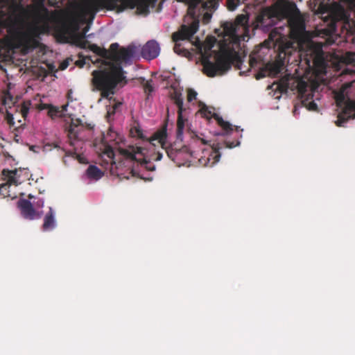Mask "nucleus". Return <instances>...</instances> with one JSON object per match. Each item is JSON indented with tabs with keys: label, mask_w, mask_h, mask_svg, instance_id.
I'll return each instance as SVG.
<instances>
[{
	"label": "nucleus",
	"mask_w": 355,
	"mask_h": 355,
	"mask_svg": "<svg viewBox=\"0 0 355 355\" xmlns=\"http://www.w3.org/2000/svg\"><path fill=\"white\" fill-rule=\"evenodd\" d=\"M18 122H19V123H20V124L19 125V127H21V125H24L23 123H21V119H18Z\"/></svg>",
	"instance_id": "13d9d810"
},
{
	"label": "nucleus",
	"mask_w": 355,
	"mask_h": 355,
	"mask_svg": "<svg viewBox=\"0 0 355 355\" xmlns=\"http://www.w3.org/2000/svg\"><path fill=\"white\" fill-rule=\"evenodd\" d=\"M275 86V90L279 92L280 94L286 93L289 88L288 79L282 78L279 83H274L272 87Z\"/></svg>",
	"instance_id": "bb28decb"
},
{
	"label": "nucleus",
	"mask_w": 355,
	"mask_h": 355,
	"mask_svg": "<svg viewBox=\"0 0 355 355\" xmlns=\"http://www.w3.org/2000/svg\"><path fill=\"white\" fill-rule=\"evenodd\" d=\"M119 155L125 159L131 162L135 161L144 166L148 171H153L155 166L145 157L146 149L142 147L128 146L126 148H119L118 149Z\"/></svg>",
	"instance_id": "6e6552de"
},
{
	"label": "nucleus",
	"mask_w": 355,
	"mask_h": 355,
	"mask_svg": "<svg viewBox=\"0 0 355 355\" xmlns=\"http://www.w3.org/2000/svg\"><path fill=\"white\" fill-rule=\"evenodd\" d=\"M71 94H72V91L69 90L67 92V98H68L69 101H72Z\"/></svg>",
	"instance_id": "5fc2aeb1"
},
{
	"label": "nucleus",
	"mask_w": 355,
	"mask_h": 355,
	"mask_svg": "<svg viewBox=\"0 0 355 355\" xmlns=\"http://www.w3.org/2000/svg\"><path fill=\"white\" fill-rule=\"evenodd\" d=\"M36 206L37 207H42L44 206V201L42 199H39L36 202Z\"/></svg>",
	"instance_id": "8fccbe9b"
},
{
	"label": "nucleus",
	"mask_w": 355,
	"mask_h": 355,
	"mask_svg": "<svg viewBox=\"0 0 355 355\" xmlns=\"http://www.w3.org/2000/svg\"><path fill=\"white\" fill-rule=\"evenodd\" d=\"M84 128L85 125L80 119H71L67 129V135L71 146H75L76 144L81 139L80 134Z\"/></svg>",
	"instance_id": "2eb2a0df"
},
{
	"label": "nucleus",
	"mask_w": 355,
	"mask_h": 355,
	"mask_svg": "<svg viewBox=\"0 0 355 355\" xmlns=\"http://www.w3.org/2000/svg\"><path fill=\"white\" fill-rule=\"evenodd\" d=\"M39 45V42L34 38H28L25 42V47L27 49H34Z\"/></svg>",
	"instance_id": "72a5a7b5"
},
{
	"label": "nucleus",
	"mask_w": 355,
	"mask_h": 355,
	"mask_svg": "<svg viewBox=\"0 0 355 355\" xmlns=\"http://www.w3.org/2000/svg\"><path fill=\"white\" fill-rule=\"evenodd\" d=\"M282 19H288L292 31L302 34L306 29L305 21L300 10L294 2H286L282 5Z\"/></svg>",
	"instance_id": "20e7f679"
},
{
	"label": "nucleus",
	"mask_w": 355,
	"mask_h": 355,
	"mask_svg": "<svg viewBox=\"0 0 355 355\" xmlns=\"http://www.w3.org/2000/svg\"><path fill=\"white\" fill-rule=\"evenodd\" d=\"M68 66V62L67 61H64L63 62L62 64H61V66H60V68L61 69H65Z\"/></svg>",
	"instance_id": "864d4df0"
},
{
	"label": "nucleus",
	"mask_w": 355,
	"mask_h": 355,
	"mask_svg": "<svg viewBox=\"0 0 355 355\" xmlns=\"http://www.w3.org/2000/svg\"><path fill=\"white\" fill-rule=\"evenodd\" d=\"M86 126H87V128L88 129H92V128H93V126H92V125H91V124H87V125H86Z\"/></svg>",
	"instance_id": "6e6d98bb"
},
{
	"label": "nucleus",
	"mask_w": 355,
	"mask_h": 355,
	"mask_svg": "<svg viewBox=\"0 0 355 355\" xmlns=\"http://www.w3.org/2000/svg\"><path fill=\"white\" fill-rule=\"evenodd\" d=\"M2 105L4 107H1L0 112H3V110H5L6 113V120L10 126L14 127L15 125V119L21 116L24 120L26 119L31 103L28 101L17 104V101L14 99L11 94L8 91H5L2 96Z\"/></svg>",
	"instance_id": "f03ea898"
},
{
	"label": "nucleus",
	"mask_w": 355,
	"mask_h": 355,
	"mask_svg": "<svg viewBox=\"0 0 355 355\" xmlns=\"http://www.w3.org/2000/svg\"><path fill=\"white\" fill-rule=\"evenodd\" d=\"M247 19H248L245 15H241L236 17V22L237 24L243 25L247 21Z\"/></svg>",
	"instance_id": "a19ab883"
},
{
	"label": "nucleus",
	"mask_w": 355,
	"mask_h": 355,
	"mask_svg": "<svg viewBox=\"0 0 355 355\" xmlns=\"http://www.w3.org/2000/svg\"><path fill=\"white\" fill-rule=\"evenodd\" d=\"M336 105L341 109L338 114L336 125L343 126L349 119H355V100L350 99L345 94L344 89L339 91L335 96Z\"/></svg>",
	"instance_id": "39448f33"
},
{
	"label": "nucleus",
	"mask_w": 355,
	"mask_h": 355,
	"mask_svg": "<svg viewBox=\"0 0 355 355\" xmlns=\"http://www.w3.org/2000/svg\"><path fill=\"white\" fill-rule=\"evenodd\" d=\"M202 64L203 67V73L209 77H214L217 72L219 71L216 62H211L208 58H204L202 59Z\"/></svg>",
	"instance_id": "412c9836"
},
{
	"label": "nucleus",
	"mask_w": 355,
	"mask_h": 355,
	"mask_svg": "<svg viewBox=\"0 0 355 355\" xmlns=\"http://www.w3.org/2000/svg\"><path fill=\"white\" fill-rule=\"evenodd\" d=\"M123 67L119 64H109V67L94 70L92 72V90L101 92V96L109 99L115 93L118 84L125 80Z\"/></svg>",
	"instance_id": "f257e3e1"
},
{
	"label": "nucleus",
	"mask_w": 355,
	"mask_h": 355,
	"mask_svg": "<svg viewBox=\"0 0 355 355\" xmlns=\"http://www.w3.org/2000/svg\"><path fill=\"white\" fill-rule=\"evenodd\" d=\"M240 0H227V6L230 10H234L238 6Z\"/></svg>",
	"instance_id": "e433bc0d"
},
{
	"label": "nucleus",
	"mask_w": 355,
	"mask_h": 355,
	"mask_svg": "<svg viewBox=\"0 0 355 355\" xmlns=\"http://www.w3.org/2000/svg\"><path fill=\"white\" fill-rule=\"evenodd\" d=\"M190 137L193 139H196V140L200 141L202 144H207V141L206 140L199 137L195 132H191L190 133Z\"/></svg>",
	"instance_id": "79ce46f5"
},
{
	"label": "nucleus",
	"mask_w": 355,
	"mask_h": 355,
	"mask_svg": "<svg viewBox=\"0 0 355 355\" xmlns=\"http://www.w3.org/2000/svg\"><path fill=\"white\" fill-rule=\"evenodd\" d=\"M333 22L340 21L345 17V12L343 8L336 4L334 10L331 12Z\"/></svg>",
	"instance_id": "cd10ccee"
},
{
	"label": "nucleus",
	"mask_w": 355,
	"mask_h": 355,
	"mask_svg": "<svg viewBox=\"0 0 355 355\" xmlns=\"http://www.w3.org/2000/svg\"><path fill=\"white\" fill-rule=\"evenodd\" d=\"M225 146L226 148H232L234 147H236L237 146H239L240 144V142L239 141H225L224 143Z\"/></svg>",
	"instance_id": "37998d69"
},
{
	"label": "nucleus",
	"mask_w": 355,
	"mask_h": 355,
	"mask_svg": "<svg viewBox=\"0 0 355 355\" xmlns=\"http://www.w3.org/2000/svg\"><path fill=\"white\" fill-rule=\"evenodd\" d=\"M282 5L266 7L256 17L257 26L264 31H268L282 19Z\"/></svg>",
	"instance_id": "423d86ee"
},
{
	"label": "nucleus",
	"mask_w": 355,
	"mask_h": 355,
	"mask_svg": "<svg viewBox=\"0 0 355 355\" xmlns=\"http://www.w3.org/2000/svg\"><path fill=\"white\" fill-rule=\"evenodd\" d=\"M89 178L93 180H99L103 175V173L96 166L90 165L86 171Z\"/></svg>",
	"instance_id": "a878e982"
},
{
	"label": "nucleus",
	"mask_w": 355,
	"mask_h": 355,
	"mask_svg": "<svg viewBox=\"0 0 355 355\" xmlns=\"http://www.w3.org/2000/svg\"><path fill=\"white\" fill-rule=\"evenodd\" d=\"M345 61L347 64H355V53L352 52H347L345 55Z\"/></svg>",
	"instance_id": "f704fd0d"
},
{
	"label": "nucleus",
	"mask_w": 355,
	"mask_h": 355,
	"mask_svg": "<svg viewBox=\"0 0 355 355\" xmlns=\"http://www.w3.org/2000/svg\"><path fill=\"white\" fill-rule=\"evenodd\" d=\"M89 41L87 40H81L79 41L78 42V46L81 48V49H88V46H89Z\"/></svg>",
	"instance_id": "c03bdc74"
},
{
	"label": "nucleus",
	"mask_w": 355,
	"mask_h": 355,
	"mask_svg": "<svg viewBox=\"0 0 355 355\" xmlns=\"http://www.w3.org/2000/svg\"><path fill=\"white\" fill-rule=\"evenodd\" d=\"M28 198H32V196H31V195H29V196H28Z\"/></svg>",
	"instance_id": "680f3d73"
},
{
	"label": "nucleus",
	"mask_w": 355,
	"mask_h": 355,
	"mask_svg": "<svg viewBox=\"0 0 355 355\" xmlns=\"http://www.w3.org/2000/svg\"><path fill=\"white\" fill-rule=\"evenodd\" d=\"M211 110L212 107H208L206 105H203V107L200 110V112L207 119H209L213 117L217 121L218 125H220L226 132L232 131V125L228 121H224L218 114L212 113Z\"/></svg>",
	"instance_id": "dca6fc26"
},
{
	"label": "nucleus",
	"mask_w": 355,
	"mask_h": 355,
	"mask_svg": "<svg viewBox=\"0 0 355 355\" xmlns=\"http://www.w3.org/2000/svg\"><path fill=\"white\" fill-rule=\"evenodd\" d=\"M148 4L149 5V7H154L157 1V0H147Z\"/></svg>",
	"instance_id": "09e8293b"
},
{
	"label": "nucleus",
	"mask_w": 355,
	"mask_h": 355,
	"mask_svg": "<svg viewBox=\"0 0 355 355\" xmlns=\"http://www.w3.org/2000/svg\"><path fill=\"white\" fill-rule=\"evenodd\" d=\"M88 49L99 55L101 58H104L105 60H110L111 49L107 50L104 48H101L98 45L95 44H90L88 46Z\"/></svg>",
	"instance_id": "b1692460"
},
{
	"label": "nucleus",
	"mask_w": 355,
	"mask_h": 355,
	"mask_svg": "<svg viewBox=\"0 0 355 355\" xmlns=\"http://www.w3.org/2000/svg\"><path fill=\"white\" fill-rule=\"evenodd\" d=\"M313 95H309L305 98H303L301 100V103L303 106L306 107L308 110L310 111H318V105L317 104L313 101H309L313 98Z\"/></svg>",
	"instance_id": "c85d7f7f"
},
{
	"label": "nucleus",
	"mask_w": 355,
	"mask_h": 355,
	"mask_svg": "<svg viewBox=\"0 0 355 355\" xmlns=\"http://www.w3.org/2000/svg\"><path fill=\"white\" fill-rule=\"evenodd\" d=\"M296 112H297V107H296V106H295V109H294V111H293L294 114H296Z\"/></svg>",
	"instance_id": "052dcab7"
},
{
	"label": "nucleus",
	"mask_w": 355,
	"mask_h": 355,
	"mask_svg": "<svg viewBox=\"0 0 355 355\" xmlns=\"http://www.w3.org/2000/svg\"><path fill=\"white\" fill-rule=\"evenodd\" d=\"M236 25L232 22H225L223 27L225 33L229 36H233L235 35L236 31Z\"/></svg>",
	"instance_id": "2f4dec72"
},
{
	"label": "nucleus",
	"mask_w": 355,
	"mask_h": 355,
	"mask_svg": "<svg viewBox=\"0 0 355 355\" xmlns=\"http://www.w3.org/2000/svg\"><path fill=\"white\" fill-rule=\"evenodd\" d=\"M138 0H84L83 8L90 15H96L101 9L114 10L121 3L123 8H136Z\"/></svg>",
	"instance_id": "7ed1b4c3"
},
{
	"label": "nucleus",
	"mask_w": 355,
	"mask_h": 355,
	"mask_svg": "<svg viewBox=\"0 0 355 355\" xmlns=\"http://www.w3.org/2000/svg\"><path fill=\"white\" fill-rule=\"evenodd\" d=\"M110 56L109 64H131L135 53V48L133 46L119 48L118 43H112L110 45Z\"/></svg>",
	"instance_id": "0eeeda50"
},
{
	"label": "nucleus",
	"mask_w": 355,
	"mask_h": 355,
	"mask_svg": "<svg viewBox=\"0 0 355 355\" xmlns=\"http://www.w3.org/2000/svg\"><path fill=\"white\" fill-rule=\"evenodd\" d=\"M60 32L62 34H67L68 33V27L65 25L60 28Z\"/></svg>",
	"instance_id": "de8ad7c7"
},
{
	"label": "nucleus",
	"mask_w": 355,
	"mask_h": 355,
	"mask_svg": "<svg viewBox=\"0 0 355 355\" xmlns=\"http://www.w3.org/2000/svg\"><path fill=\"white\" fill-rule=\"evenodd\" d=\"M162 158V153H157V155H156V157L155 158V161H160Z\"/></svg>",
	"instance_id": "603ef678"
},
{
	"label": "nucleus",
	"mask_w": 355,
	"mask_h": 355,
	"mask_svg": "<svg viewBox=\"0 0 355 355\" xmlns=\"http://www.w3.org/2000/svg\"><path fill=\"white\" fill-rule=\"evenodd\" d=\"M211 148L212 151L211 152L207 158L205 159L204 157H201L199 159V162H200L201 164L207 166H213L219 161L221 156L220 153L219 152V150L220 148V144L217 143L216 144H213Z\"/></svg>",
	"instance_id": "a211bd4d"
},
{
	"label": "nucleus",
	"mask_w": 355,
	"mask_h": 355,
	"mask_svg": "<svg viewBox=\"0 0 355 355\" xmlns=\"http://www.w3.org/2000/svg\"><path fill=\"white\" fill-rule=\"evenodd\" d=\"M55 227V220L54 214L51 207L49 208V211L46 214L44 218V223L42 225L43 231L52 230Z\"/></svg>",
	"instance_id": "4be33fe9"
},
{
	"label": "nucleus",
	"mask_w": 355,
	"mask_h": 355,
	"mask_svg": "<svg viewBox=\"0 0 355 355\" xmlns=\"http://www.w3.org/2000/svg\"><path fill=\"white\" fill-rule=\"evenodd\" d=\"M198 21H193L189 26L182 25L180 29L173 34L175 53L181 55L186 51L179 42L190 39L198 31Z\"/></svg>",
	"instance_id": "1a4fd4ad"
},
{
	"label": "nucleus",
	"mask_w": 355,
	"mask_h": 355,
	"mask_svg": "<svg viewBox=\"0 0 355 355\" xmlns=\"http://www.w3.org/2000/svg\"><path fill=\"white\" fill-rule=\"evenodd\" d=\"M88 49L99 55L101 58H104L105 60H110L111 49L107 50L104 48H101L98 45L95 44H90L88 46Z\"/></svg>",
	"instance_id": "393cba45"
},
{
	"label": "nucleus",
	"mask_w": 355,
	"mask_h": 355,
	"mask_svg": "<svg viewBox=\"0 0 355 355\" xmlns=\"http://www.w3.org/2000/svg\"><path fill=\"white\" fill-rule=\"evenodd\" d=\"M140 83L143 87L145 94L148 96L154 91L153 80H146L144 78H141Z\"/></svg>",
	"instance_id": "7c9ffc66"
},
{
	"label": "nucleus",
	"mask_w": 355,
	"mask_h": 355,
	"mask_svg": "<svg viewBox=\"0 0 355 355\" xmlns=\"http://www.w3.org/2000/svg\"><path fill=\"white\" fill-rule=\"evenodd\" d=\"M284 65V58H282L280 55H279L275 62L267 64L266 69L269 71V75L277 76L282 72Z\"/></svg>",
	"instance_id": "aec40b11"
},
{
	"label": "nucleus",
	"mask_w": 355,
	"mask_h": 355,
	"mask_svg": "<svg viewBox=\"0 0 355 355\" xmlns=\"http://www.w3.org/2000/svg\"><path fill=\"white\" fill-rule=\"evenodd\" d=\"M159 44L155 40H150L142 47L141 53L144 58L153 60L159 55Z\"/></svg>",
	"instance_id": "f3484780"
},
{
	"label": "nucleus",
	"mask_w": 355,
	"mask_h": 355,
	"mask_svg": "<svg viewBox=\"0 0 355 355\" xmlns=\"http://www.w3.org/2000/svg\"><path fill=\"white\" fill-rule=\"evenodd\" d=\"M171 98L174 103L178 106V120H177V137L182 140L185 122L187 119L183 117V112L185 108L183 107V98L182 94L175 90L171 94Z\"/></svg>",
	"instance_id": "f8f14e48"
},
{
	"label": "nucleus",
	"mask_w": 355,
	"mask_h": 355,
	"mask_svg": "<svg viewBox=\"0 0 355 355\" xmlns=\"http://www.w3.org/2000/svg\"><path fill=\"white\" fill-rule=\"evenodd\" d=\"M121 104H115L112 107V110L107 111V116L110 117L112 114H114L116 108L120 106Z\"/></svg>",
	"instance_id": "a18cd8bd"
},
{
	"label": "nucleus",
	"mask_w": 355,
	"mask_h": 355,
	"mask_svg": "<svg viewBox=\"0 0 355 355\" xmlns=\"http://www.w3.org/2000/svg\"><path fill=\"white\" fill-rule=\"evenodd\" d=\"M17 204L24 218L29 220L35 218L36 212L30 201L22 199L19 200Z\"/></svg>",
	"instance_id": "6ab92c4d"
},
{
	"label": "nucleus",
	"mask_w": 355,
	"mask_h": 355,
	"mask_svg": "<svg viewBox=\"0 0 355 355\" xmlns=\"http://www.w3.org/2000/svg\"><path fill=\"white\" fill-rule=\"evenodd\" d=\"M149 5L147 0H138L137 3V11L141 15H148L149 13Z\"/></svg>",
	"instance_id": "c756f323"
},
{
	"label": "nucleus",
	"mask_w": 355,
	"mask_h": 355,
	"mask_svg": "<svg viewBox=\"0 0 355 355\" xmlns=\"http://www.w3.org/2000/svg\"><path fill=\"white\" fill-rule=\"evenodd\" d=\"M130 132L134 137H137L142 139H144L143 132L139 127H134L133 128L131 129Z\"/></svg>",
	"instance_id": "c9c22d12"
},
{
	"label": "nucleus",
	"mask_w": 355,
	"mask_h": 355,
	"mask_svg": "<svg viewBox=\"0 0 355 355\" xmlns=\"http://www.w3.org/2000/svg\"><path fill=\"white\" fill-rule=\"evenodd\" d=\"M114 157L115 154L113 148L110 146H105L101 155V158L102 159V163H101V164L104 166L105 168L110 166L111 173L112 174L119 175L117 171L119 168L118 165L121 166V162H119V163L116 164Z\"/></svg>",
	"instance_id": "4468645a"
},
{
	"label": "nucleus",
	"mask_w": 355,
	"mask_h": 355,
	"mask_svg": "<svg viewBox=\"0 0 355 355\" xmlns=\"http://www.w3.org/2000/svg\"><path fill=\"white\" fill-rule=\"evenodd\" d=\"M296 88L298 92L299 97L301 100L305 98L309 95L311 96L313 94L312 91H309V84L303 80H299L297 81Z\"/></svg>",
	"instance_id": "5701e85b"
},
{
	"label": "nucleus",
	"mask_w": 355,
	"mask_h": 355,
	"mask_svg": "<svg viewBox=\"0 0 355 355\" xmlns=\"http://www.w3.org/2000/svg\"><path fill=\"white\" fill-rule=\"evenodd\" d=\"M67 107H68V104H65V105H63L59 107L60 112L62 116H64V112L67 111Z\"/></svg>",
	"instance_id": "49530a36"
},
{
	"label": "nucleus",
	"mask_w": 355,
	"mask_h": 355,
	"mask_svg": "<svg viewBox=\"0 0 355 355\" xmlns=\"http://www.w3.org/2000/svg\"><path fill=\"white\" fill-rule=\"evenodd\" d=\"M255 62V60L254 59H252L250 60V65L252 67L253 66V62Z\"/></svg>",
	"instance_id": "4d7b16f0"
},
{
	"label": "nucleus",
	"mask_w": 355,
	"mask_h": 355,
	"mask_svg": "<svg viewBox=\"0 0 355 355\" xmlns=\"http://www.w3.org/2000/svg\"><path fill=\"white\" fill-rule=\"evenodd\" d=\"M48 114L50 117H62L60 112V107L52 105H47Z\"/></svg>",
	"instance_id": "473e14b6"
},
{
	"label": "nucleus",
	"mask_w": 355,
	"mask_h": 355,
	"mask_svg": "<svg viewBox=\"0 0 355 355\" xmlns=\"http://www.w3.org/2000/svg\"><path fill=\"white\" fill-rule=\"evenodd\" d=\"M197 96V92L193 89H189L187 90V101L189 102H191L193 100L196 99Z\"/></svg>",
	"instance_id": "4c0bfd02"
},
{
	"label": "nucleus",
	"mask_w": 355,
	"mask_h": 355,
	"mask_svg": "<svg viewBox=\"0 0 355 355\" xmlns=\"http://www.w3.org/2000/svg\"><path fill=\"white\" fill-rule=\"evenodd\" d=\"M166 125H164L161 129L156 131L149 139V142L155 146V141H157L162 148L165 149L168 157L173 161H175L178 153H180L179 150L174 149L172 146H166Z\"/></svg>",
	"instance_id": "9b49d317"
},
{
	"label": "nucleus",
	"mask_w": 355,
	"mask_h": 355,
	"mask_svg": "<svg viewBox=\"0 0 355 355\" xmlns=\"http://www.w3.org/2000/svg\"><path fill=\"white\" fill-rule=\"evenodd\" d=\"M2 174L7 182L13 185H18L28 180L31 176L28 169L21 168L15 170L3 169Z\"/></svg>",
	"instance_id": "ddd939ff"
},
{
	"label": "nucleus",
	"mask_w": 355,
	"mask_h": 355,
	"mask_svg": "<svg viewBox=\"0 0 355 355\" xmlns=\"http://www.w3.org/2000/svg\"><path fill=\"white\" fill-rule=\"evenodd\" d=\"M179 2H187L188 0H177Z\"/></svg>",
	"instance_id": "bf43d9fd"
},
{
	"label": "nucleus",
	"mask_w": 355,
	"mask_h": 355,
	"mask_svg": "<svg viewBox=\"0 0 355 355\" xmlns=\"http://www.w3.org/2000/svg\"><path fill=\"white\" fill-rule=\"evenodd\" d=\"M10 0H0V15L3 17L6 12L3 10L10 3Z\"/></svg>",
	"instance_id": "58836bf2"
},
{
	"label": "nucleus",
	"mask_w": 355,
	"mask_h": 355,
	"mask_svg": "<svg viewBox=\"0 0 355 355\" xmlns=\"http://www.w3.org/2000/svg\"><path fill=\"white\" fill-rule=\"evenodd\" d=\"M219 72H225L231 68L232 64H239L241 62L239 53L234 49L223 48L216 60Z\"/></svg>",
	"instance_id": "9d476101"
},
{
	"label": "nucleus",
	"mask_w": 355,
	"mask_h": 355,
	"mask_svg": "<svg viewBox=\"0 0 355 355\" xmlns=\"http://www.w3.org/2000/svg\"><path fill=\"white\" fill-rule=\"evenodd\" d=\"M355 10V0H345Z\"/></svg>",
	"instance_id": "3c124183"
},
{
	"label": "nucleus",
	"mask_w": 355,
	"mask_h": 355,
	"mask_svg": "<svg viewBox=\"0 0 355 355\" xmlns=\"http://www.w3.org/2000/svg\"><path fill=\"white\" fill-rule=\"evenodd\" d=\"M79 60H76L75 64L77 67L82 68L85 64V58L80 53L78 54Z\"/></svg>",
	"instance_id": "ea45409f"
}]
</instances>
